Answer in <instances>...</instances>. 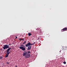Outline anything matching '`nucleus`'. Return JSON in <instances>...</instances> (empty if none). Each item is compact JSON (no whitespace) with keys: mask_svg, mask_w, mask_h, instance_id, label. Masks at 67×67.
<instances>
[{"mask_svg":"<svg viewBox=\"0 0 67 67\" xmlns=\"http://www.w3.org/2000/svg\"><path fill=\"white\" fill-rule=\"evenodd\" d=\"M30 53H31V52L30 51H28L27 52L26 51H24L23 54V56H25L26 58H29L31 56H30Z\"/></svg>","mask_w":67,"mask_h":67,"instance_id":"nucleus-1","label":"nucleus"},{"mask_svg":"<svg viewBox=\"0 0 67 67\" xmlns=\"http://www.w3.org/2000/svg\"><path fill=\"white\" fill-rule=\"evenodd\" d=\"M9 48V46L7 44L5 45L3 47V49H7V48Z\"/></svg>","mask_w":67,"mask_h":67,"instance_id":"nucleus-2","label":"nucleus"},{"mask_svg":"<svg viewBox=\"0 0 67 67\" xmlns=\"http://www.w3.org/2000/svg\"><path fill=\"white\" fill-rule=\"evenodd\" d=\"M19 48L23 50V51H25V48L21 46L19 47Z\"/></svg>","mask_w":67,"mask_h":67,"instance_id":"nucleus-3","label":"nucleus"},{"mask_svg":"<svg viewBox=\"0 0 67 67\" xmlns=\"http://www.w3.org/2000/svg\"><path fill=\"white\" fill-rule=\"evenodd\" d=\"M67 30V28L65 27L62 30V32H64V31H66Z\"/></svg>","mask_w":67,"mask_h":67,"instance_id":"nucleus-4","label":"nucleus"},{"mask_svg":"<svg viewBox=\"0 0 67 67\" xmlns=\"http://www.w3.org/2000/svg\"><path fill=\"white\" fill-rule=\"evenodd\" d=\"M30 46H31V43L29 42L26 45V47H28Z\"/></svg>","mask_w":67,"mask_h":67,"instance_id":"nucleus-5","label":"nucleus"},{"mask_svg":"<svg viewBox=\"0 0 67 67\" xmlns=\"http://www.w3.org/2000/svg\"><path fill=\"white\" fill-rule=\"evenodd\" d=\"M62 49L63 50H64V51H66V50L67 49V46H65Z\"/></svg>","mask_w":67,"mask_h":67,"instance_id":"nucleus-6","label":"nucleus"},{"mask_svg":"<svg viewBox=\"0 0 67 67\" xmlns=\"http://www.w3.org/2000/svg\"><path fill=\"white\" fill-rule=\"evenodd\" d=\"M31 47H32V46H28V47L27 48V50H30V49H31Z\"/></svg>","mask_w":67,"mask_h":67,"instance_id":"nucleus-7","label":"nucleus"},{"mask_svg":"<svg viewBox=\"0 0 67 67\" xmlns=\"http://www.w3.org/2000/svg\"><path fill=\"white\" fill-rule=\"evenodd\" d=\"M9 54H9V53H7L6 55V56H5V57L6 58L8 57V56H9Z\"/></svg>","mask_w":67,"mask_h":67,"instance_id":"nucleus-8","label":"nucleus"},{"mask_svg":"<svg viewBox=\"0 0 67 67\" xmlns=\"http://www.w3.org/2000/svg\"><path fill=\"white\" fill-rule=\"evenodd\" d=\"M6 52L7 53H9V54L10 53V52H9V51L8 50H7Z\"/></svg>","mask_w":67,"mask_h":67,"instance_id":"nucleus-9","label":"nucleus"},{"mask_svg":"<svg viewBox=\"0 0 67 67\" xmlns=\"http://www.w3.org/2000/svg\"><path fill=\"white\" fill-rule=\"evenodd\" d=\"M28 35L29 36H31V35H32V34L31 33H29L28 34Z\"/></svg>","mask_w":67,"mask_h":67,"instance_id":"nucleus-10","label":"nucleus"},{"mask_svg":"<svg viewBox=\"0 0 67 67\" xmlns=\"http://www.w3.org/2000/svg\"><path fill=\"white\" fill-rule=\"evenodd\" d=\"M26 43V41H25L23 43V44H24L25 43Z\"/></svg>","mask_w":67,"mask_h":67,"instance_id":"nucleus-11","label":"nucleus"},{"mask_svg":"<svg viewBox=\"0 0 67 67\" xmlns=\"http://www.w3.org/2000/svg\"><path fill=\"white\" fill-rule=\"evenodd\" d=\"M11 49V48H8V49H7V50H8V51H10V49Z\"/></svg>","mask_w":67,"mask_h":67,"instance_id":"nucleus-12","label":"nucleus"},{"mask_svg":"<svg viewBox=\"0 0 67 67\" xmlns=\"http://www.w3.org/2000/svg\"><path fill=\"white\" fill-rule=\"evenodd\" d=\"M63 64H66V62H63Z\"/></svg>","mask_w":67,"mask_h":67,"instance_id":"nucleus-13","label":"nucleus"},{"mask_svg":"<svg viewBox=\"0 0 67 67\" xmlns=\"http://www.w3.org/2000/svg\"><path fill=\"white\" fill-rule=\"evenodd\" d=\"M21 46H23V47H25L23 45V44H21Z\"/></svg>","mask_w":67,"mask_h":67,"instance_id":"nucleus-14","label":"nucleus"},{"mask_svg":"<svg viewBox=\"0 0 67 67\" xmlns=\"http://www.w3.org/2000/svg\"><path fill=\"white\" fill-rule=\"evenodd\" d=\"M2 58V57H0V59H1Z\"/></svg>","mask_w":67,"mask_h":67,"instance_id":"nucleus-15","label":"nucleus"},{"mask_svg":"<svg viewBox=\"0 0 67 67\" xmlns=\"http://www.w3.org/2000/svg\"><path fill=\"white\" fill-rule=\"evenodd\" d=\"M7 64H10V63H9V62H7Z\"/></svg>","mask_w":67,"mask_h":67,"instance_id":"nucleus-16","label":"nucleus"},{"mask_svg":"<svg viewBox=\"0 0 67 67\" xmlns=\"http://www.w3.org/2000/svg\"><path fill=\"white\" fill-rule=\"evenodd\" d=\"M34 45V44H31V43H30V45Z\"/></svg>","mask_w":67,"mask_h":67,"instance_id":"nucleus-17","label":"nucleus"},{"mask_svg":"<svg viewBox=\"0 0 67 67\" xmlns=\"http://www.w3.org/2000/svg\"><path fill=\"white\" fill-rule=\"evenodd\" d=\"M19 40H21V41H22V39H19Z\"/></svg>","mask_w":67,"mask_h":67,"instance_id":"nucleus-18","label":"nucleus"},{"mask_svg":"<svg viewBox=\"0 0 67 67\" xmlns=\"http://www.w3.org/2000/svg\"><path fill=\"white\" fill-rule=\"evenodd\" d=\"M15 38H18V37H16V36H15Z\"/></svg>","mask_w":67,"mask_h":67,"instance_id":"nucleus-19","label":"nucleus"},{"mask_svg":"<svg viewBox=\"0 0 67 67\" xmlns=\"http://www.w3.org/2000/svg\"><path fill=\"white\" fill-rule=\"evenodd\" d=\"M35 44V42L34 43H33V44H34H34Z\"/></svg>","mask_w":67,"mask_h":67,"instance_id":"nucleus-20","label":"nucleus"},{"mask_svg":"<svg viewBox=\"0 0 67 67\" xmlns=\"http://www.w3.org/2000/svg\"><path fill=\"white\" fill-rule=\"evenodd\" d=\"M24 38H23V39H22V40H24Z\"/></svg>","mask_w":67,"mask_h":67,"instance_id":"nucleus-21","label":"nucleus"},{"mask_svg":"<svg viewBox=\"0 0 67 67\" xmlns=\"http://www.w3.org/2000/svg\"><path fill=\"white\" fill-rule=\"evenodd\" d=\"M0 51H2V49H0Z\"/></svg>","mask_w":67,"mask_h":67,"instance_id":"nucleus-22","label":"nucleus"},{"mask_svg":"<svg viewBox=\"0 0 67 67\" xmlns=\"http://www.w3.org/2000/svg\"><path fill=\"white\" fill-rule=\"evenodd\" d=\"M15 67H17V66H16Z\"/></svg>","mask_w":67,"mask_h":67,"instance_id":"nucleus-23","label":"nucleus"},{"mask_svg":"<svg viewBox=\"0 0 67 67\" xmlns=\"http://www.w3.org/2000/svg\"><path fill=\"white\" fill-rule=\"evenodd\" d=\"M9 45H10V44H9Z\"/></svg>","mask_w":67,"mask_h":67,"instance_id":"nucleus-24","label":"nucleus"}]
</instances>
